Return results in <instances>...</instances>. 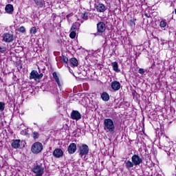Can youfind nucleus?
Returning a JSON list of instances; mask_svg holds the SVG:
<instances>
[{
    "mask_svg": "<svg viewBox=\"0 0 176 176\" xmlns=\"http://www.w3.org/2000/svg\"><path fill=\"white\" fill-rule=\"evenodd\" d=\"M0 111L3 112V111H5V102H0Z\"/></svg>",
    "mask_w": 176,
    "mask_h": 176,
    "instance_id": "nucleus-32",
    "label": "nucleus"
},
{
    "mask_svg": "<svg viewBox=\"0 0 176 176\" xmlns=\"http://www.w3.org/2000/svg\"><path fill=\"white\" fill-rule=\"evenodd\" d=\"M69 63L72 68H74L75 67H78V65H79V62L78 61V59H76V58H70Z\"/></svg>",
    "mask_w": 176,
    "mask_h": 176,
    "instance_id": "nucleus-14",
    "label": "nucleus"
},
{
    "mask_svg": "<svg viewBox=\"0 0 176 176\" xmlns=\"http://www.w3.org/2000/svg\"><path fill=\"white\" fill-rule=\"evenodd\" d=\"M111 65L113 67V69L116 72H120V69H119V64L118 63V62H116V61L112 62Z\"/></svg>",
    "mask_w": 176,
    "mask_h": 176,
    "instance_id": "nucleus-23",
    "label": "nucleus"
},
{
    "mask_svg": "<svg viewBox=\"0 0 176 176\" xmlns=\"http://www.w3.org/2000/svg\"><path fill=\"white\" fill-rule=\"evenodd\" d=\"M43 151V144L40 142H34L31 147V152L34 155H38Z\"/></svg>",
    "mask_w": 176,
    "mask_h": 176,
    "instance_id": "nucleus-3",
    "label": "nucleus"
},
{
    "mask_svg": "<svg viewBox=\"0 0 176 176\" xmlns=\"http://www.w3.org/2000/svg\"><path fill=\"white\" fill-rule=\"evenodd\" d=\"M37 8H43L45 6V1L43 0H34Z\"/></svg>",
    "mask_w": 176,
    "mask_h": 176,
    "instance_id": "nucleus-22",
    "label": "nucleus"
},
{
    "mask_svg": "<svg viewBox=\"0 0 176 176\" xmlns=\"http://www.w3.org/2000/svg\"><path fill=\"white\" fill-rule=\"evenodd\" d=\"M39 133L38 132H36V131H33L32 133V137L33 139L34 140H38V138H39Z\"/></svg>",
    "mask_w": 176,
    "mask_h": 176,
    "instance_id": "nucleus-25",
    "label": "nucleus"
},
{
    "mask_svg": "<svg viewBox=\"0 0 176 176\" xmlns=\"http://www.w3.org/2000/svg\"><path fill=\"white\" fill-rule=\"evenodd\" d=\"M100 98L102 100V101L108 102L110 98L109 94L106 91H103L100 95Z\"/></svg>",
    "mask_w": 176,
    "mask_h": 176,
    "instance_id": "nucleus-16",
    "label": "nucleus"
},
{
    "mask_svg": "<svg viewBox=\"0 0 176 176\" xmlns=\"http://www.w3.org/2000/svg\"><path fill=\"white\" fill-rule=\"evenodd\" d=\"M30 79H34L36 80L38 79V72L36 70H32L30 75Z\"/></svg>",
    "mask_w": 176,
    "mask_h": 176,
    "instance_id": "nucleus-18",
    "label": "nucleus"
},
{
    "mask_svg": "<svg viewBox=\"0 0 176 176\" xmlns=\"http://www.w3.org/2000/svg\"><path fill=\"white\" fill-rule=\"evenodd\" d=\"M80 17L81 19H82V20H89V13L85 12L81 14Z\"/></svg>",
    "mask_w": 176,
    "mask_h": 176,
    "instance_id": "nucleus-24",
    "label": "nucleus"
},
{
    "mask_svg": "<svg viewBox=\"0 0 176 176\" xmlns=\"http://www.w3.org/2000/svg\"><path fill=\"white\" fill-rule=\"evenodd\" d=\"M52 155L56 159H60V157H63V155H64V152L61 148H56L53 151Z\"/></svg>",
    "mask_w": 176,
    "mask_h": 176,
    "instance_id": "nucleus-9",
    "label": "nucleus"
},
{
    "mask_svg": "<svg viewBox=\"0 0 176 176\" xmlns=\"http://www.w3.org/2000/svg\"><path fill=\"white\" fill-rule=\"evenodd\" d=\"M42 78H43V74L41 73L40 74L38 73L37 74V79H38V80H40V79H41Z\"/></svg>",
    "mask_w": 176,
    "mask_h": 176,
    "instance_id": "nucleus-36",
    "label": "nucleus"
},
{
    "mask_svg": "<svg viewBox=\"0 0 176 176\" xmlns=\"http://www.w3.org/2000/svg\"><path fill=\"white\" fill-rule=\"evenodd\" d=\"M6 13L8 14H13V12H14V7L12 4H7L5 7Z\"/></svg>",
    "mask_w": 176,
    "mask_h": 176,
    "instance_id": "nucleus-12",
    "label": "nucleus"
},
{
    "mask_svg": "<svg viewBox=\"0 0 176 176\" xmlns=\"http://www.w3.org/2000/svg\"><path fill=\"white\" fill-rule=\"evenodd\" d=\"M67 152L69 155H74L76 152V144L71 143L67 148Z\"/></svg>",
    "mask_w": 176,
    "mask_h": 176,
    "instance_id": "nucleus-10",
    "label": "nucleus"
},
{
    "mask_svg": "<svg viewBox=\"0 0 176 176\" xmlns=\"http://www.w3.org/2000/svg\"><path fill=\"white\" fill-rule=\"evenodd\" d=\"M145 17H147V19H151L152 16H151V13H148L146 12H144Z\"/></svg>",
    "mask_w": 176,
    "mask_h": 176,
    "instance_id": "nucleus-35",
    "label": "nucleus"
},
{
    "mask_svg": "<svg viewBox=\"0 0 176 176\" xmlns=\"http://www.w3.org/2000/svg\"><path fill=\"white\" fill-rule=\"evenodd\" d=\"M135 21H137V19L134 18L129 21V24L131 27H135Z\"/></svg>",
    "mask_w": 176,
    "mask_h": 176,
    "instance_id": "nucleus-28",
    "label": "nucleus"
},
{
    "mask_svg": "<svg viewBox=\"0 0 176 176\" xmlns=\"http://www.w3.org/2000/svg\"><path fill=\"white\" fill-rule=\"evenodd\" d=\"M138 72L141 74V75H144V74H145V69L140 68L138 70Z\"/></svg>",
    "mask_w": 176,
    "mask_h": 176,
    "instance_id": "nucleus-34",
    "label": "nucleus"
},
{
    "mask_svg": "<svg viewBox=\"0 0 176 176\" xmlns=\"http://www.w3.org/2000/svg\"><path fill=\"white\" fill-rule=\"evenodd\" d=\"M2 41L6 43H12L14 41V35L10 33H4L2 35Z\"/></svg>",
    "mask_w": 176,
    "mask_h": 176,
    "instance_id": "nucleus-5",
    "label": "nucleus"
},
{
    "mask_svg": "<svg viewBox=\"0 0 176 176\" xmlns=\"http://www.w3.org/2000/svg\"><path fill=\"white\" fill-rule=\"evenodd\" d=\"M132 96L133 98L135 97V98H140V94H138V93H137L136 90L132 91Z\"/></svg>",
    "mask_w": 176,
    "mask_h": 176,
    "instance_id": "nucleus-30",
    "label": "nucleus"
},
{
    "mask_svg": "<svg viewBox=\"0 0 176 176\" xmlns=\"http://www.w3.org/2000/svg\"><path fill=\"white\" fill-rule=\"evenodd\" d=\"M62 63H64L65 64H68V57L62 55V58H61Z\"/></svg>",
    "mask_w": 176,
    "mask_h": 176,
    "instance_id": "nucleus-27",
    "label": "nucleus"
},
{
    "mask_svg": "<svg viewBox=\"0 0 176 176\" xmlns=\"http://www.w3.org/2000/svg\"><path fill=\"white\" fill-rule=\"evenodd\" d=\"M8 2H13V1H14V0H8Z\"/></svg>",
    "mask_w": 176,
    "mask_h": 176,
    "instance_id": "nucleus-38",
    "label": "nucleus"
},
{
    "mask_svg": "<svg viewBox=\"0 0 176 176\" xmlns=\"http://www.w3.org/2000/svg\"><path fill=\"white\" fill-rule=\"evenodd\" d=\"M32 173L35 174V176H43L45 174V167L43 164H36L32 168Z\"/></svg>",
    "mask_w": 176,
    "mask_h": 176,
    "instance_id": "nucleus-1",
    "label": "nucleus"
},
{
    "mask_svg": "<svg viewBox=\"0 0 176 176\" xmlns=\"http://www.w3.org/2000/svg\"><path fill=\"white\" fill-rule=\"evenodd\" d=\"M111 86L112 90H113L114 91H118V90H120V82H119V81H113Z\"/></svg>",
    "mask_w": 176,
    "mask_h": 176,
    "instance_id": "nucleus-11",
    "label": "nucleus"
},
{
    "mask_svg": "<svg viewBox=\"0 0 176 176\" xmlns=\"http://www.w3.org/2000/svg\"><path fill=\"white\" fill-rule=\"evenodd\" d=\"M78 151H79V155L82 157V156H87V155H89V146L86 144H82V145L79 146L78 145Z\"/></svg>",
    "mask_w": 176,
    "mask_h": 176,
    "instance_id": "nucleus-4",
    "label": "nucleus"
},
{
    "mask_svg": "<svg viewBox=\"0 0 176 176\" xmlns=\"http://www.w3.org/2000/svg\"><path fill=\"white\" fill-rule=\"evenodd\" d=\"M8 48L5 46H0V53H6Z\"/></svg>",
    "mask_w": 176,
    "mask_h": 176,
    "instance_id": "nucleus-29",
    "label": "nucleus"
},
{
    "mask_svg": "<svg viewBox=\"0 0 176 176\" xmlns=\"http://www.w3.org/2000/svg\"><path fill=\"white\" fill-rule=\"evenodd\" d=\"M131 162H133L135 166H140L142 163V158L138 154H134L131 157Z\"/></svg>",
    "mask_w": 176,
    "mask_h": 176,
    "instance_id": "nucleus-7",
    "label": "nucleus"
},
{
    "mask_svg": "<svg viewBox=\"0 0 176 176\" xmlns=\"http://www.w3.org/2000/svg\"><path fill=\"white\" fill-rule=\"evenodd\" d=\"M20 140H13L11 146L14 149H17L20 146Z\"/></svg>",
    "mask_w": 176,
    "mask_h": 176,
    "instance_id": "nucleus-20",
    "label": "nucleus"
},
{
    "mask_svg": "<svg viewBox=\"0 0 176 176\" xmlns=\"http://www.w3.org/2000/svg\"><path fill=\"white\" fill-rule=\"evenodd\" d=\"M107 30V25H105V23L100 21L97 23V33L98 34H102L105 32V30Z\"/></svg>",
    "mask_w": 176,
    "mask_h": 176,
    "instance_id": "nucleus-6",
    "label": "nucleus"
},
{
    "mask_svg": "<svg viewBox=\"0 0 176 176\" xmlns=\"http://www.w3.org/2000/svg\"><path fill=\"white\" fill-rule=\"evenodd\" d=\"M19 32H21V34H24V32H25V28H24V26H21L19 29Z\"/></svg>",
    "mask_w": 176,
    "mask_h": 176,
    "instance_id": "nucleus-33",
    "label": "nucleus"
},
{
    "mask_svg": "<svg viewBox=\"0 0 176 176\" xmlns=\"http://www.w3.org/2000/svg\"><path fill=\"white\" fill-rule=\"evenodd\" d=\"M160 27L162 30H166V27H167V21L162 19L160 22Z\"/></svg>",
    "mask_w": 176,
    "mask_h": 176,
    "instance_id": "nucleus-21",
    "label": "nucleus"
},
{
    "mask_svg": "<svg viewBox=\"0 0 176 176\" xmlns=\"http://www.w3.org/2000/svg\"><path fill=\"white\" fill-rule=\"evenodd\" d=\"M72 16H74V14L70 13V14H67V15L66 16V17H67V19H69V17H72Z\"/></svg>",
    "mask_w": 176,
    "mask_h": 176,
    "instance_id": "nucleus-37",
    "label": "nucleus"
},
{
    "mask_svg": "<svg viewBox=\"0 0 176 176\" xmlns=\"http://www.w3.org/2000/svg\"><path fill=\"white\" fill-rule=\"evenodd\" d=\"M72 32L69 34V38L71 39H75L76 38V32L75 30H71Z\"/></svg>",
    "mask_w": 176,
    "mask_h": 176,
    "instance_id": "nucleus-26",
    "label": "nucleus"
},
{
    "mask_svg": "<svg viewBox=\"0 0 176 176\" xmlns=\"http://www.w3.org/2000/svg\"><path fill=\"white\" fill-rule=\"evenodd\" d=\"M124 163L126 170H130V168H133V167H134L135 166L134 162H133V161L127 160L124 161Z\"/></svg>",
    "mask_w": 176,
    "mask_h": 176,
    "instance_id": "nucleus-17",
    "label": "nucleus"
},
{
    "mask_svg": "<svg viewBox=\"0 0 176 176\" xmlns=\"http://www.w3.org/2000/svg\"><path fill=\"white\" fill-rule=\"evenodd\" d=\"M30 34H32L33 35H35V34H36L37 31H36V27H32L31 28L30 30Z\"/></svg>",
    "mask_w": 176,
    "mask_h": 176,
    "instance_id": "nucleus-31",
    "label": "nucleus"
},
{
    "mask_svg": "<svg viewBox=\"0 0 176 176\" xmlns=\"http://www.w3.org/2000/svg\"><path fill=\"white\" fill-rule=\"evenodd\" d=\"M104 129L110 133L115 131V124H113L112 119L106 118L104 120Z\"/></svg>",
    "mask_w": 176,
    "mask_h": 176,
    "instance_id": "nucleus-2",
    "label": "nucleus"
},
{
    "mask_svg": "<svg viewBox=\"0 0 176 176\" xmlns=\"http://www.w3.org/2000/svg\"><path fill=\"white\" fill-rule=\"evenodd\" d=\"M52 76L54 79L55 80V82H56L58 86H61V82H60V78H58V76L57 75V72H54L52 73Z\"/></svg>",
    "mask_w": 176,
    "mask_h": 176,
    "instance_id": "nucleus-19",
    "label": "nucleus"
},
{
    "mask_svg": "<svg viewBox=\"0 0 176 176\" xmlns=\"http://www.w3.org/2000/svg\"><path fill=\"white\" fill-rule=\"evenodd\" d=\"M96 9L97 12H98L99 13H104V12H105L107 10L105 5H104L102 3H98L96 6Z\"/></svg>",
    "mask_w": 176,
    "mask_h": 176,
    "instance_id": "nucleus-13",
    "label": "nucleus"
},
{
    "mask_svg": "<svg viewBox=\"0 0 176 176\" xmlns=\"http://www.w3.org/2000/svg\"><path fill=\"white\" fill-rule=\"evenodd\" d=\"M80 28V23L79 22H74L71 27L70 31H79Z\"/></svg>",
    "mask_w": 176,
    "mask_h": 176,
    "instance_id": "nucleus-15",
    "label": "nucleus"
},
{
    "mask_svg": "<svg viewBox=\"0 0 176 176\" xmlns=\"http://www.w3.org/2000/svg\"><path fill=\"white\" fill-rule=\"evenodd\" d=\"M71 119L73 120H80L82 119V114L77 110H73L70 114Z\"/></svg>",
    "mask_w": 176,
    "mask_h": 176,
    "instance_id": "nucleus-8",
    "label": "nucleus"
}]
</instances>
